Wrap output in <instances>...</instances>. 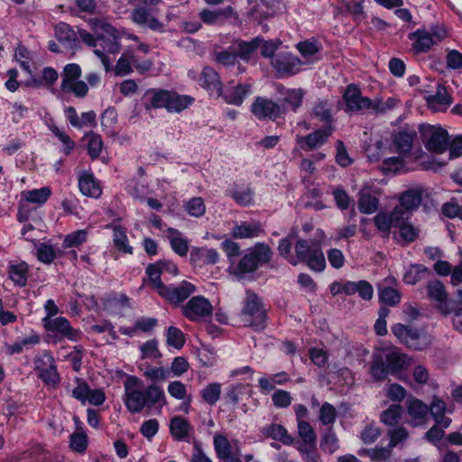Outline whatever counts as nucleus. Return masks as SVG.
Segmentation results:
<instances>
[{
	"mask_svg": "<svg viewBox=\"0 0 462 462\" xmlns=\"http://www.w3.org/2000/svg\"><path fill=\"white\" fill-rule=\"evenodd\" d=\"M125 404L132 413H139L145 407L156 404L163 406L166 398L162 388L152 383L144 388L143 383L136 376H129L124 383Z\"/></svg>",
	"mask_w": 462,
	"mask_h": 462,
	"instance_id": "obj_1",
	"label": "nucleus"
},
{
	"mask_svg": "<svg viewBox=\"0 0 462 462\" xmlns=\"http://www.w3.org/2000/svg\"><path fill=\"white\" fill-rule=\"evenodd\" d=\"M407 356L397 349L373 356L370 365V374L375 381L386 379L388 374L397 375L408 365Z\"/></svg>",
	"mask_w": 462,
	"mask_h": 462,
	"instance_id": "obj_2",
	"label": "nucleus"
},
{
	"mask_svg": "<svg viewBox=\"0 0 462 462\" xmlns=\"http://www.w3.org/2000/svg\"><path fill=\"white\" fill-rule=\"evenodd\" d=\"M240 320L245 327L254 330H263L266 325V310L261 298L252 291H246L244 307L239 314Z\"/></svg>",
	"mask_w": 462,
	"mask_h": 462,
	"instance_id": "obj_3",
	"label": "nucleus"
},
{
	"mask_svg": "<svg viewBox=\"0 0 462 462\" xmlns=\"http://www.w3.org/2000/svg\"><path fill=\"white\" fill-rule=\"evenodd\" d=\"M101 29L106 34L98 35V47L94 50V53L101 60L106 71H109L111 60L106 53L116 54L121 51L120 37L110 23H103Z\"/></svg>",
	"mask_w": 462,
	"mask_h": 462,
	"instance_id": "obj_4",
	"label": "nucleus"
},
{
	"mask_svg": "<svg viewBox=\"0 0 462 462\" xmlns=\"http://www.w3.org/2000/svg\"><path fill=\"white\" fill-rule=\"evenodd\" d=\"M392 332L401 343L413 350H423L431 344V337L428 333L411 326L398 323L392 327Z\"/></svg>",
	"mask_w": 462,
	"mask_h": 462,
	"instance_id": "obj_5",
	"label": "nucleus"
},
{
	"mask_svg": "<svg viewBox=\"0 0 462 462\" xmlns=\"http://www.w3.org/2000/svg\"><path fill=\"white\" fill-rule=\"evenodd\" d=\"M294 248L298 263H305L310 269L315 272H322L325 269V256L319 245L305 239H299Z\"/></svg>",
	"mask_w": 462,
	"mask_h": 462,
	"instance_id": "obj_6",
	"label": "nucleus"
},
{
	"mask_svg": "<svg viewBox=\"0 0 462 462\" xmlns=\"http://www.w3.org/2000/svg\"><path fill=\"white\" fill-rule=\"evenodd\" d=\"M343 99L346 104V112H361L364 109L371 108L375 113L385 111L384 105L381 102L374 103L370 98L363 97L359 87L350 84L346 87L343 94Z\"/></svg>",
	"mask_w": 462,
	"mask_h": 462,
	"instance_id": "obj_7",
	"label": "nucleus"
},
{
	"mask_svg": "<svg viewBox=\"0 0 462 462\" xmlns=\"http://www.w3.org/2000/svg\"><path fill=\"white\" fill-rule=\"evenodd\" d=\"M420 133L428 151L439 154L447 151L449 135L446 129L439 125H426L420 127Z\"/></svg>",
	"mask_w": 462,
	"mask_h": 462,
	"instance_id": "obj_8",
	"label": "nucleus"
},
{
	"mask_svg": "<svg viewBox=\"0 0 462 462\" xmlns=\"http://www.w3.org/2000/svg\"><path fill=\"white\" fill-rule=\"evenodd\" d=\"M81 77V68L79 64H67L61 73L60 89L64 93H73L75 97L82 98L88 95V84L79 80Z\"/></svg>",
	"mask_w": 462,
	"mask_h": 462,
	"instance_id": "obj_9",
	"label": "nucleus"
},
{
	"mask_svg": "<svg viewBox=\"0 0 462 462\" xmlns=\"http://www.w3.org/2000/svg\"><path fill=\"white\" fill-rule=\"evenodd\" d=\"M251 112L260 120H276L285 113V108L271 99L257 97L251 106Z\"/></svg>",
	"mask_w": 462,
	"mask_h": 462,
	"instance_id": "obj_10",
	"label": "nucleus"
},
{
	"mask_svg": "<svg viewBox=\"0 0 462 462\" xmlns=\"http://www.w3.org/2000/svg\"><path fill=\"white\" fill-rule=\"evenodd\" d=\"M42 321L43 328L49 332L74 342L80 338V332L72 328L69 321L64 317L43 318Z\"/></svg>",
	"mask_w": 462,
	"mask_h": 462,
	"instance_id": "obj_11",
	"label": "nucleus"
},
{
	"mask_svg": "<svg viewBox=\"0 0 462 462\" xmlns=\"http://www.w3.org/2000/svg\"><path fill=\"white\" fill-rule=\"evenodd\" d=\"M213 310L210 301L202 296L192 297L183 307L182 311L191 321H199L211 315Z\"/></svg>",
	"mask_w": 462,
	"mask_h": 462,
	"instance_id": "obj_12",
	"label": "nucleus"
},
{
	"mask_svg": "<svg viewBox=\"0 0 462 462\" xmlns=\"http://www.w3.org/2000/svg\"><path fill=\"white\" fill-rule=\"evenodd\" d=\"M303 61L290 52H282L273 57L272 65L278 74L291 76L300 71Z\"/></svg>",
	"mask_w": 462,
	"mask_h": 462,
	"instance_id": "obj_13",
	"label": "nucleus"
},
{
	"mask_svg": "<svg viewBox=\"0 0 462 462\" xmlns=\"http://www.w3.org/2000/svg\"><path fill=\"white\" fill-rule=\"evenodd\" d=\"M334 127L332 125H326L324 127L318 129L306 136L297 135L296 142L304 151H312L326 143L332 134Z\"/></svg>",
	"mask_w": 462,
	"mask_h": 462,
	"instance_id": "obj_14",
	"label": "nucleus"
},
{
	"mask_svg": "<svg viewBox=\"0 0 462 462\" xmlns=\"http://www.w3.org/2000/svg\"><path fill=\"white\" fill-rule=\"evenodd\" d=\"M195 289L192 283L183 281L178 285H164L158 293L171 303L178 304L188 299Z\"/></svg>",
	"mask_w": 462,
	"mask_h": 462,
	"instance_id": "obj_15",
	"label": "nucleus"
},
{
	"mask_svg": "<svg viewBox=\"0 0 462 462\" xmlns=\"http://www.w3.org/2000/svg\"><path fill=\"white\" fill-rule=\"evenodd\" d=\"M199 15L200 20L208 25H223L231 22L232 19L235 21L238 19V14L232 6L215 10L203 9Z\"/></svg>",
	"mask_w": 462,
	"mask_h": 462,
	"instance_id": "obj_16",
	"label": "nucleus"
},
{
	"mask_svg": "<svg viewBox=\"0 0 462 462\" xmlns=\"http://www.w3.org/2000/svg\"><path fill=\"white\" fill-rule=\"evenodd\" d=\"M427 293L431 301L434 302L436 308L443 314L451 312V308L448 300V294L444 284L438 281L429 282L427 285Z\"/></svg>",
	"mask_w": 462,
	"mask_h": 462,
	"instance_id": "obj_17",
	"label": "nucleus"
},
{
	"mask_svg": "<svg viewBox=\"0 0 462 462\" xmlns=\"http://www.w3.org/2000/svg\"><path fill=\"white\" fill-rule=\"evenodd\" d=\"M37 370L40 378L49 385L55 386L60 383V375L57 372L55 361L49 354H44L37 363Z\"/></svg>",
	"mask_w": 462,
	"mask_h": 462,
	"instance_id": "obj_18",
	"label": "nucleus"
},
{
	"mask_svg": "<svg viewBox=\"0 0 462 462\" xmlns=\"http://www.w3.org/2000/svg\"><path fill=\"white\" fill-rule=\"evenodd\" d=\"M132 21L141 26H147L149 29L163 32H165L164 24L157 18L152 16V10L145 6L135 7L131 14Z\"/></svg>",
	"mask_w": 462,
	"mask_h": 462,
	"instance_id": "obj_19",
	"label": "nucleus"
},
{
	"mask_svg": "<svg viewBox=\"0 0 462 462\" xmlns=\"http://www.w3.org/2000/svg\"><path fill=\"white\" fill-rule=\"evenodd\" d=\"M407 413L411 418L410 423L412 426L424 424L429 415V406L421 400L411 397L406 401Z\"/></svg>",
	"mask_w": 462,
	"mask_h": 462,
	"instance_id": "obj_20",
	"label": "nucleus"
},
{
	"mask_svg": "<svg viewBox=\"0 0 462 462\" xmlns=\"http://www.w3.org/2000/svg\"><path fill=\"white\" fill-rule=\"evenodd\" d=\"M264 231L258 221H243L236 224L231 230V236L236 239H246L258 237Z\"/></svg>",
	"mask_w": 462,
	"mask_h": 462,
	"instance_id": "obj_21",
	"label": "nucleus"
},
{
	"mask_svg": "<svg viewBox=\"0 0 462 462\" xmlns=\"http://www.w3.org/2000/svg\"><path fill=\"white\" fill-rule=\"evenodd\" d=\"M452 409H448L446 402L438 396H434L429 406V413L434 420L435 423L441 425L444 428H448L451 424V419L446 416L447 413H451Z\"/></svg>",
	"mask_w": 462,
	"mask_h": 462,
	"instance_id": "obj_22",
	"label": "nucleus"
},
{
	"mask_svg": "<svg viewBox=\"0 0 462 462\" xmlns=\"http://www.w3.org/2000/svg\"><path fill=\"white\" fill-rule=\"evenodd\" d=\"M199 85L210 94L222 95V82L218 73L211 67H205L199 77Z\"/></svg>",
	"mask_w": 462,
	"mask_h": 462,
	"instance_id": "obj_23",
	"label": "nucleus"
},
{
	"mask_svg": "<svg viewBox=\"0 0 462 462\" xmlns=\"http://www.w3.org/2000/svg\"><path fill=\"white\" fill-rule=\"evenodd\" d=\"M428 106L434 112L446 111L452 104V97L448 95L447 88L442 85H438L434 95L426 97Z\"/></svg>",
	"mask_w": 462,
	"mask_h": 462,
	"instance_id": "obj_24",
	"label": "nucleus"
},
{
	"mask_svg": "<svg viewBox=\"0 0 462 462\" xmlns=\"http://www.w3.org/2000/svg\"><path fill=\"white\" fill-rule=\"evenodd\" d=\"M262 37H255L249 42L237 39L233 42L230 50H234L237 57L244 61H249L252 55L259 49Z\"/></svg>",
	"mask_w": 462,
	"mask_h": 462,
	"instance_id": "obj_25",
	"label": "nucleus"
},
{
	"mask_svg": "<svg viewBox=\"0 0 462 462\" xmlns=\"http://www.w3.org/2000/svg\"><path fill=\"white\" fill-rule=\"evenodd\" d=\"M190 262L199 266L215 264L219 260L217 250L207 247H193L190 251Z\"/></svg>",
	"mask_w": 462,
	"mask_h": 462,
	"instance_id": "obj_26",
	"label": "nucleus"
},
{
	"mask_svg": "<svg viewBox=\"0 0 462 462\" xmlns=\"http://www.w3.org/2000/svg\"><path fill=\"white\" fill-rule=\"evenodd\" d=\"M79 188L81 193L87 197L98 198L101 193L99 183L94 175L88 171H82L79 177Z\"/></svg>",
	"mask_w": 462,
	"mask_h": 462,
	"instance_id": "obj_27",
	"label": "nucleus"
},
{
	"mask_svg": "<svg viewBox=\"0 0 462 462\" xmlns=\"http://www.w3.org/2000/svg\"><path fill=\"white\" fill-rule=\"evenodd\" d=\"M55 36L59 42L66 43L70 49L79 48L80 43L77 33L66 23H59L55 26Z\"/></svg>",
	"mask_w": 462,
	"mask_h": 462,
	"instance_id": "obj_28",
	"label": "nucleus"
},
{
	"mask_svg": "<svg viewBox=\"0 0 462 462\" xmlns=\"http://www.w3.org/2000/svg\"><path fill=\"white\" fill-rule=\"evenodd\" d=\"M167 237L170 242L171 249L180 256L187 255L189 252V241L176 228L169 227L167 229Z\"/></svg>",
	"mask_w": 462,
	"mask_h": 462,
	"instance_id": "obj_29",
	"label": "nucleus"
},
{
	"mask_svg": "<svg viewBox=\"0 0 462 462\" xmlns=\"http://www.w3.org/2000/svg\"><path fill=\"white\" fill-rule=\"evenodd\" d=\"M169 92V90L154 88L147 90L144 95V98L148 99L144 104L145 108L147 110L162 107L167 108Z\"/></svg>",
	"mask_w": 462,
	"mask_h": 462,
	"instance_id": "obj_30",
	"label": "nucleus"
},
{
	"mask_svg": "<svg viewBox=\"0 0 462 462\" xmlns=\"http://www.w3.org/2000/svg\"><path fill=\"white\" fill-rule=\"evenodd\" d=\"M29 267L25 262H11L8 266V276L19 287L27 283Z\"/></svg>",
	"mask_w": 462,
	"mask_h": 462,
	"instance_id": "obj_31",
	"label": "nucleus"
},
{
	"mask_svg": "<svg viewBox=\"0 0 462 462\" xmlns=\"http://www.w3.org/2000/svg\"><path fill=\"white\" fill-rule=\"evenodd\" d=\"M190 430L191 426L186 419L175 416L171 420L170 432L176 440H187Z\"/></svg>",
	"mask_w": 462,
	"mask_h": 462,
	"instance_id": "obj_32",
	"label": "nucleus"
},
{
	"mask_svg": "<svg viewBox=\"0 0 462 462\" xmlns=\"http://www.w3.org/2000/svg\"><path fill=\"white\" fill-rule=\"evenodd\" d=\"M248 253L252 255V258L257 264V267L269 263L273 255L272 248L264 243L255 244Z\"/></svg>",
	"mask_w": 462,
	"mask_h": 462,
	"instance_id": "obj_33",
	"label": "nucleus"
},
{
	"mask_svg": "<svg viewBox=\"0 0 462 462\" xmlns=\"http://www.w3.org/2000/svg\"><path fill=\"white\" fill-rule=\"evenodd\" d=\"M347 295L358 293L363 300H369L373 298V286L366 281L348 282L346 286Z\"/></svg>",
	"mask_w": 462,
	"mask_h": 462,
	"instance_id": "obj_34",
	"label": "nucleus"
},
{
	"mask_svg": "<svg viewBox=\"0 0 462 462\" xmlns=\"http://www.w3.org/2000/svg\"><path fill=\"white\" fill-rule=\"evenodd\" d=\"M193 98L186 95H179L176 92H169L167 110L169 112H180L191 105Z\"/></svg>",
	"mask_w": 462,
	"mask_h": 462,
	"instance_id": "obj_35",
	"label": "nucleus"
},
{
	"mask_svg": "<svg viewBox=\"0 0 462 462\" xmlns=\"http://www.w3.org/2000/svg\"><path fill=\"white\" fill-rule=\"evenodd\" d=\"M358 209L364 214H372L378 208V199L372 196L365 188L358 193Z\"/></svg>",
	"mask_w": 462,
	"mask_h": 462,
	"instance_id": "obj_36",
	"label": "nucleus"
},
{
	"mask_svg": "<svg viewBox=\"0 0 462 462\" xmlns=\"http://www.w3.org/2000/svg\"><path fill=\"white\" fill-rule=\"evenodd\" d=\"M422 200L421 189H411L403 192L400 198V202L408 211L417 208Z\"/></svg>",
	"mask_w": 462,
	"mask_h": 462,
	"instance_id": "obj_37",
	"label": "nucleus"
},
{
	"mask_svg": "<svg viewBox=\"0 0 462 462\" xmlns=\"http://www.w3.org/2000/svg\"><path fill=\"white\" fill-rule=\"evenodd\" d=\"M263 433L266 437L281 441L285 445H291L293 442L292 437L288 434L286 429L281 424H271L263 430Z\"/></svg>",
	"mask_w": 462,
	"mask_h": 462,
	"instance_id": "obj_38",
	"label": "nucleus"
},
{
	"mask_svg": "<svg viewBox=\"0 0 462 462\" xmlns=\"http://www.w3.org/2000/svg\"><path fill=\"white\" fill-rule=\"evenodd\" d=\"M412 38L415 39L413 48L420 52L427 51L435 44L431 33L425 30H417L412 34Z\"/></svg>",
	"mask_w": 462,
	"mask_h": 462,
	"instance_id": "obj_39",
	"label": "nucleus"
},
{
	"mask_svg": "<svg viewBox=\"0 0 462 462\" xmlns=\"http://www.w3.org/2000/svg\"><path fill=\"white\" fill-rule=\"evenodd\" d=\"M414 141V134L401 131L395 134L393 137V143L398 152L408 153L412 148Z\"/></svg>",
	"mask_w": 462,
	"mask_h": 462,
	"instance_id": "obj_40",
	"label": "nucleus"
},
{
	"mask_svg": "<svg viewBox=\"0 0 462 462\" xmlns=\"http://www.w3.org/2000/svg\"><path fill=\"white\" fill-rule=\"evenodd\" d=\"M402 414V407L400 404H392L382 411L380 420L387 426H395L399 423Z\"/></svg>",
	"mask_w": 462,
	"mask_h": 462,
	"instance_id": "obj_41",
	"label": "nucleus"
},
{
	"mask_svg": "<svg viewBox=\"0 0 462 462\" xmlns=\"http://www.w3.org/2000/svg\"><path fill=\"white\" fill-rule=\"evenodd\" d=\"M113 242L115 246L124 254H133V247L128 243L125 228L115 226L113 229Z\"/></svg>",
	"mask_w": 462,
	"mask_h": 462,
	"instance_id": "obj_42",
	"label": "nucleus"
},
{
	"mask_svg": "<svg viewBox=\"0 0 462 462\" xmlns=\"http://www.w3.org/2000/svg\"><path fill=\"white\" fill-rule=\"evenodd\" d=\"M51 194V189L43 187L41 189L23 191L22 196L27 202L42 205L47 201Z\"/></svg>",
	"mask_w": 462,
	"mask_h": 462,
	"instance_id": "obj_43",
	"label": "nucleus"
},
{
	"mask_svg": "<svg viewBox=\"0 0 462 462\" xmlns=\"http://www.w3.org/2000/svg\"><path fill=\"white\" fill-rule=\"evenodd\" d=\"M213 444L218 458L224 460L230 458L231 445L226 436L218 433L215 434Z\"/></svg>",
	"mask_w": 462,
	"mask_h": 462,
	"instance_id": "obj_44",
	"label": "nucleus"
},
{
	"mask_svg": "<svg viewBox=\"0 0 462 462\" xmlns=\"http://www.w3.org/2000/svg\"><path fill=\"white\" fill-rule=\"evenodd\" d=\"M428 268L422 264L411 265L403 275V281L407 284L414 285L425 277Z\"/></svg>",
	"mask_w": 462,
	"mask_h": 462,
	"instance_id": "obj_45",
	"label": "nucleus"
},
{
	"mask_svg": "<svg viewBox=\"0 0 462 462\" xmlns=\"http://www.w3.org/2000/svg\"><path fill=\"white\" fill-rule=\"evenodd\" d=\"M296 48L302 57L310 60L321 51L322 46L313 39L299 42Z\"/></svg>",
	"mask_w": 462,
	"mask_h": 462,
	"instance_id": "obj_46",
	"label": "nucleus"
},
{
	"mask_svg": "<svg viewBox=\"0 0 462 462\" xmlns=\"http://www.w3.org/2000/svg\"><path fill=\"white\" fill-rule=\"evenodd\" d=\"M203 401L209 404L214 405L217 402L221 394V384L219 383H208L200 392Z\"/></svg>",
	"mask_w": 462,
	"mask_h": 462,
	"instance_id": "obj_47",
	"label": "nucleus"
},
{
	"mask_svg": "<svg viewBox=\"0 0 462 462\" xmlns=\"http://www.w3.org/2000/svg\"><path fill=\"white\" fill-rule=\"evenodd\" d=\"M237 58L234 50H222L213 53L214 61L226 68L235 66L237 63Z\"/></svg>",
	"mask_w": 462,
	"mask_h": 462,
	"instance_id": "obj_48",
	"label": "nucleus"
},
{
	"mask_svg": "<svg viewBox=\"0 0 462 462\" xmlns=\"http://www.w3.org/2000/svg\"><path fill=\"white\" fill-rule=\"evenodd\" d=\"M248 85H238L230 92L226 93L224 97L229 104L239 106L243 103L244 98L249 92Z\"/></svg>",
	"mask_w": 462,
	"mask_h": 462,
	"instance_id": "obj_49",
	"label": "nucleus"
},
{
	"mask_svg": "<svg viewBox=\"0 0 462 462\" xmlns=\"http://www.w3.org/2000/svg\"><path fill=\"white\" fill-rule=\"evenodd\" d=\"M184 208L187 213L195 217H200L206 213V206L204 200L200 197H195L188 200Z\"/></svg>",
	"mask_w": 462,
	"mask_h": 462,
	"instance_id": "obj_50",
	"label": "nucleus"
},
{
	"mask_svg": "<svg viewBox=\"0 0 462 462\" xmlns=\"http://www.w3.org/2000/svg\"><path fill=\"white\" fill-rule=\"evenodd\" d=\"M166 342L168 346L180 349L185 343L183 332L176 327H169L166 332Z\"/></svg>",
	"mask_w": 462,
	"mask_h": 462,
	"instance_id": "obj_51",
	"label": "nucleus"
},
{
	"mask_svg": "<svg viewBox=\"0 0 462 462\" xmlns=\"http://www.w3.org/2000/svg\"><path fill=\"white\" fill-rule=\"evenodd\" d=\"M298 431L300 437L302 439L304 442L302 445H316L317 436L315 434L313 428L310 426L309 422L305 420H300L298 423Z\"/></svg>",
	"mask_w": 462,
	"mask_h": 462,
	"instance_id": "obj_52",
	"label": "nucleus"
},
{
	"mask_svg": "<svg viewBox=\"0 0 462 462\" xmlns=\"http://www.w3.org/2000/svg\"><path fill=\"white\" fill-rule=\"evenodd\" d=\"M320 448L323 451L332 454L339 448L337 438L331 428L327 429L321 438Z\"/></svg>",
	"mask_w": 462,
	"mask_h": 462,
	"instance_id": "obj_53",
	"label": "nucleus"
},
{
	"mask_svg": "<svg viewBox=\"0 0 462 462\" xmlns=\"http://www.w3.org/2000/svg\"><path fill=\"white\" fill-rule=\"evenodd\" d=\"M257 268V264L253 260L252 255L247 253L239 261L235 273L240 277H244L246 273L255 272Z\"/></svg>",
	"mask_w": 462,
	"mask_h": 462,
	"instance_id": "obj_54",
	"label": "nucleus"
},
{
	"mask_svg": "<svg viewBox=\"0 0 462 462\" xmlns=\"http://www.w3.org/2000/svg\"><path fill=\"white\" fill-rule=\"evenodd\" d=\"M313 114L320 121L325 122L326 125H331V108L327 101H318L313 107Z\"/></svg>",
	"mask_w": 462,
	"mask_h": 462,
	"instance_id": "obj_55",
	"label": "nucleus"
},
{
	"mask_svg": "<svg viewBox=\"0 0 462 462\" xmlns=\"http://www.w3.org/2000/svg\"><path fill=\"white\" fill-rule=\"evenodd\" d=\"M146 273L149 276L151 283L157 289L158 291L161 290V287L165 285L161 280V274L163 273V270L160 264V261L155 263L149 264L146 268Z\"/></svg>",
	"mask_w": 462,
	"mask_h": 462,
	"instance_id": "obj_56",
	"label": "nucleus"
},
{
	"mask_svg": "<svg viewBox=\"0 0 462 462\" xmlns=\"http://www.w3.org/2000/svg\"><path fill=\"white\" fill-rule=\"evenodd\" d=\"M133 72L132 61L130 52H125L118 59L116 67L115 74L119 77H125Z\"/></svg>",
	"mask_w": 462,
	"mask_h": 462,
	"instance_id": "obj_57",
	"label": "nucleus"
},
{
	"mask_svg": "<svg viewBox=\"0 0 462 462\" xmlns=\"http://www.w3.org/2000/svg\"><path fill=\"white\" fill-rule=\"evenodd\" d=\"M379 299L389 306H395L401 300V293L392 287H384L379 292Z\"/></svg>",
	"mask_w": 462,
	"mask_h": 462,
	"instance_id": "obj_58",
	"label": "nucleus"
},
{
	"mask_svg": "<svg viewBox=\"0 0 462 462\" xmlns=\"http://www.w3.org/2000/svg\"><path fill=\"white\" fill-rule=\"evenodd\" d=\"M142 352V359H157L162 356L158 348V342L155 339H151L140 346Z\"/></svg>",
	"mask_w": 462,
	"mask_h": 462,
	"instance_id": "obj_59",
	"label": "nucleus"
},
{
	"mask_svg": "<svg viewBox=\"0 0 462 462\" xmlns=\"http://www.w3.org/2000/svg\"><path fill=\"white\" fill-rule=\"evenodd\" d=\"M87 236L86 230L74 231L65 236L62 245L64 248L79 246L87 240Z\"/></svg>",
	"mask_w": 462,
	"mask_h": 462,
	"instance_id": "obj_60",
	"label": "nucleus"
},
{
	"mask_svg": "<svg viewBox=\"0 0 462 462\" xmlns=\"http://www.w3.org/2000/svg\"><path fill=\"white\" fill-rule=\"evenodd\" d=\"M390 438L388 445L393 448L402 444L409 437V432L404 427H398L394 430H389L387 433Z\"/></svg>",
	"mask_w": 462,
	"mask_h": 462,
	"instance_id": "obj_61",
	"label": "nucleus"
},
{
	"mask_svg": "<svg viewBox=\"0 0 462 462\" xmlns=\"http://www.w3.org/2000/svg\"><path fill=\"white\" fill-rule=\"evenodd\" d=\"M103 148V141L99 134H90L88 135V153L93 159L99 157Z\"/></svg>",
	"mask_w": 462,
	"mask_h": 462,
	"instance_id": "obj_62",
	"label": "nucleus"
},
{
	"mask_svg": "<svg viewBox=\"0 0 462 462\" xmlns=\"http://www.w3.org/2000/svg\"><path fill=\"white\" fill-rule=\"evenodd\" d=\"M336 417H337V411H336L335 407L328 402H324L322 404V406L320 407L319 416V420L324 425H329V424H333L335 422Z\"/></svg>",
	"mask_w": 462,
	"mask_h": 462,
	"instance_id": "obj_63",
	"label": "nucleus"
},
{
	"mask_svg": "<svg viewBox=\"0 0 462 462\" xmlns=\"http://www.w3.org/2000/svg\"><path fill=\"white\" fill-rule=\"evenodd\" d=\"M291 241L289 237H284L280 240L278 245L279 254L285 258L291 265H297L298 260L291 254Z\"/></svg>",
	"mask_w": 462,
	"mask_h": 462,
	"instance_id": "obj_64",
	"label": "nucleus"
}]
</instances>
